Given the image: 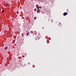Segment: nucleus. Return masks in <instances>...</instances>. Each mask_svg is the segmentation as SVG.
Instances as JSON below:
<instances>
[{
	"label": "nucleus",
	"mask_w": 76,
	"mask_h": 76,
	"mask_svg": "<svg viewBox=\"0 0 76 76\" xmlns=\"http://www.w3.org/2000/svg\"><path fill=\"white\" fill-rule=\"evenodd\" d=\"M6 5L7 6L8 5H9V4L8 3H7L6 4Z\"/></svg>",
	"instance_id": "6"
},
{
	"label": "nucleus",
	"mask_w": 76,
	"mask_h": 76,
	"mask_svg": "<svg viewBox=\"0 0 76 76\" xmlns=\"http://www.w3.org/2000/svg\"><path fill=\"white\" fill-rule=\"evenodd\" d=\"M4 12V10H2V13H3V12Z\"/></svg>",
	"instance_id": "7"
},
{
	"label": "nucleus",
	"mask_w": 76,
	"mask_h": 76,
	"mask_svg": "<svg viewBox=\"0 0 76 76\" xmlns=\"http://www.w3.org/2000/svg\"><path fill=\"white\" fill-rule=\"evenodd\" d=\"M29 32H27V36H28V35H29Z\"/></svg>",
	"instance_id": "5"
},
{
	"label": "nucleus",
	"mask_w": 76,
	"mask_h": 76,
	"mask_svg": "<svg viewBox=\"0 0 76 76\" xmlns=\"http://www.w3.org/2000/svg\"><path fill=\"white\" fill-rule=\"evenodd\" d=\"M40 1H42V0H40Z\"/></svg>",
	"instance_id": "9"
},
{
	"label": "nucleus",
	"mask_w": 76,
	"mask_h": 76,
	"mask_svg": "<svg viewBox=\"0 0 76 76\" xmlns=\"http://www.w3.org/2000/svg\"><path fill=\"white\" fill-rule=\"evenodd\" d=\"M7 48H8V47H6L5 48V50H7Z\"/></svg>",
	"instance_id": "3"
},
{
	"label": "nucleus",
	"mask_w": 76,
	"mask_h": 76,
	"mask_svg": "<svg viewBox=\"0 0 76 76\" xmlns=\"http://www.w3.org/2000/svg\"><path fill=\"white\" fill-rule=\"evenodd\" d=\"M37 9H39V6H38L37 7Z\"/></svg>",
	"instance_id": "4"
},
{
	"label": "nucleus",
	"mask_w": 76,
	"mask_h": 76,
	"mask_svg": "<svg viewBox=\"0 0 76 76\" xmlns=\"http://www.w3.org/2000/svg\"><path fill=\"white\" fill-rule=\"evenodd\" d=\"M41 12V10H40L39 9H38L37 10V13H39V12Z\"/></svg>",
	"instance_id": "2"
},
{
	"label": "nucleus",
	"mask_w": 76,
	"mask_h": 76,
	"mask_svg": "<svg viewBox=\"0 0 76 76\" xmlns=\"http://www.w3.org/2000/svg\"><path fill=\"white\" fill-rule=\"evenodd\" d=\"M67 15H68V13L67 12H65L63 13L64 16H66Z\"/></svg>",
	"instance_id": "1"
},
{
	"label": "nucleus",
	"mask_w": 76,
	"mask_h": 76,
	"mask_svg": "<svg viewBox=\"0 0 76 76\" xmlns=\"http://www.w3.org/2000/svg\"><path fill=\"white\" fill-rule=\"evenodd\" d=\"M36 18H37L36 17H35L34 18V19H36Z\"/></svg>",
	"instance_id": "8"
}]
</instances>
